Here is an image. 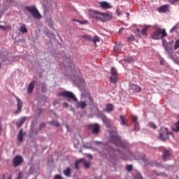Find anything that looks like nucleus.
Returning a JSON list of instances; mask_svg holds the SVG:
<instances>
[{
	"instance_id": "obj_1",
	"label": "nucleus",
	"mask_w": 179,
	"mask_h": 179,
	"mask_svg": "<svg viewBox=\"0 0 179 179\" xmlns=\"http://www.w3.org/2000/svg\"><path fill=\"white\" fill-rule=\"evenodd\" d=\"M164 37H167V33L164 29H159L151 35L152 40H162Z\"/></svg>"
},
{
	"instance_id": "obj_2",
	"label": "nucleus",
	"mask_w": 179,
	"mask_h": 179,
	"mask_svg": "<svg viewBox=\"0 0 179 179\" xmlns=\"http://www.w3.org/2000/svg\"><path fill=\"white\" fill-rule=\"evenodd\" d=\"M58 96L64 97L68 101L72 100L73 101L78 102V99L75 96V94L69 91L59 92Z\"/></svg>"
},
{
	"instance_id": "obj_3",
	"label": "nucleus",
	"mask_w": 179,
	"mask_h": 179,
	"mask_svg": "<svg viewBox=\"0 0 179 179\" xmlns=\"http://www.w3.org/2000/svg\"><path fill=\"white\" fill-rule=\"evenodd\" d=\"M25 9L26 10H28V12H29L35 19H41V15H40V13L36 6H27L25 7Z\"/></svg>"
},
{
	"instance_id": "obj_4",
	"label": "nucleus",
	"mask_w": 179,
	"mask_h": 179,
	"mask_svg": "<svg viewBox=\"0 0 179 179\" xmlns=\"http://www.w3.org/2000/svg\"><path fill=\"white\" fill-rule=\"evenodd\" d=\"M90 16L93 17V19H96V20H100L101 22H103V13L91 10H90Z\"/></svg>"
},
{
	"instance_id": "obj_5",
	"label": "nucleus",
	"mask_w": 179,
	"mask_h": 179,
	"mask_svg": "<svg viewBox=\"0 0 179 179\" xmlns=\"http://www.w3.org/2000/svg\"><path fill=\"white\" fill-rule=\"evenodd\" d=\"M88 128L94 135L100 134V124L97 123L89 124Z\"/></svg>"
},
{
	"instance_id": "obj_6",
	"label": "nucleus",
	"mask_w": 179,
	"mask_h": 179,
	"mask_svg": "<svg viewBox=\"0 0 179 179\" xmlns=\"http://www.w3.org/2000/svg\"><path fill=\"white\" fill-rule=\"evenodd\" d=\"M111 141L114 145L116 146H120V148H124V143L121 141V138L117 136H114L112 137Z\"/></svg>"
},
{
	"instance_id": "obj_7",
	"label": "nucleus",
	"mask_w": 179,
	"mask_h": 179,
	"mask_svg": "<svg viewBox=\"0 0 179 179\" xmlns=\"http://www.w3.org/2000/svg\"><path fill=\"white\" fill-rule=\"evenodd\" d=\"M13 163L14 167H18V166H20V164L23 163V157H22V155L15 156L13 159Z\"/></svg>"
},
{
	"instance_id": "obj_8",
	"label": "nucleus",
	"mask_w": 179,
	"mask_h": 179,
	"mask_svg": "<svg viewBox=\"0 0 179 179\" xmlns=\"http://www.w3.org/2000/svg\"><path fill=\"white\" fill-rule=\"evenodd\" d=\"M169 9L170 6H169L168 4H165L162 6L158 10L159 13H167V12H169Z\"/></svg>"
},
{
	"instance_id": "obj_9",
	"label": "nucleus",
	"mask_w": 179,
	"mask_h": 179,
	"mask_svg": "<svg viewBox=\"0 0 179 179\" xmlns=\"http://www.w3.org/2000/svg\"><path fill=\"white\" fill-rule=\"evenodd\" d=\"M101 120L107 128H110L111 127V120L106 117V115H102Z\"/></svg>"
},
{
	"instance_id": "obj_10",
	"label": "nucleus",
	"mask_w": 179,
	"mask_h": 179,
	"mask_svg": "<svg viewBox=\"0 0 179 179\" xmlns=\"http://www.w3.org/2000/svg\"><path fill=\"white\" fill-rule=\"evenodd\" d=\"M99 4L101 5V8H102V9H111V8H113V6H111V5L107 1H102L99 3Z\"/></svg>"
},
{
	"instance_id": "obj_11",
	"label": "nucleus",
	"mask_w": 179,
	"mask_h": 179,
	"mask_svg": "<svg viewBox=\"0 0 179 179\" xmlns=\"http://www.w3.org/2000/svg\"><path fill=\"white\" fill-rule=\"evenodd\" d=\"M102 16L103 22H106V20H111V19H113V15L111 13H102Z\"/></svg>"
},
{
	"instance_id": "obj_12",
	"label": "nucleus",
	"mask_w": 179,
	"mask_h": 179,
	"mask_svg": "<svg viewBox=\"0 0 179 179\" xmlns=\"http://www.w3.org/2000/svg\"><path fill=\"white\" fill-rule=\"evenodd\" d=\"M17 110L15 111V114H18V113H20L22 111V108L23 107V102H22V100H20L19 98H17Z\"/></svg>"
},
{
	"instance_id": "obj_13",
	"label": "nucleus",
	"mask_w": 179,
	"mask_h": 179,
	"mask_svg": "<svg viewBox=\"0 0 179 179\" xmlns=\"http://www.w3.org/2000/svg\"><path fill=\"white\" fill-rule=\"evenodd\" d=\"M169 135H171V133L167 132V133H159V139L162 141H166L167 138H169Z\"/></svg>"
},
{
	"instance_id": "obj_14",
	"label": "nucleus",
	"mask_w": 179,
	"mask_h": 179,
	"mask_svg": "<svg viewBox=\"0 0 179 179\" xmlns=\"http://www.w3.org/2000/svg\"><path fill=\"white\" fill-rule=\"evenodd\" d=\"M170 156H171V152H170V150H164L163 151V159L164 160H167V159H169V157H170Z\"/></svg>"
},
{
	"instance_id": "obj_15",
	"label": "nucleus",
	"mask_w": 179,
	"mask_h": 179,
	"mask_svg": "<svg viewBox=\"0 0 179 179\" xmlns=\"http://www.w3.org/2000/svg\"><path fill=\"white\" fill-rule=\"evenodd\" d=\"M34 85H36L34 81L30 83L27 88V93H33V90H34Z\"/></svg>"
},
{
	"instance_id": "obj_16",
	"label": "nucleus",
	"mask_w": 179,
	"mask_h": 179,
	"mask_svg": "<svg viewBox=\"0 0 179 179\" xmlns=\"http://www.w3.org/2000/svg\"><path fill=\"white\" fill-rule=\"evenodd\" d=\"M114 110V106L112 103H108L106 106V109H103V111H106V113H111Z\"/></svg>"
},
{
	"instance_id": "obj_17",
	"label": "nucleus",
	"mask_w": 179,
	"mask_h": 179,
	"mask_svg": "<svg viewBox=\"0 0 179 179\" xmlns=\"http://www.w3.org/2000/svg\"><path fill=\"white\" fill-rule=\"evenodd\" d=\"M110 83L115 85L118 82V76L111 75L109 78Z\"/></svg>"
},
{
	"instance_id": "obj_18",
	"label": "nucleus",
	"mask_w": 179,
	"mask_h": 179,
	"mask_svg": "<svg viewBox=\"0 0 179 179\" xmlns=\"http://www.w3.org/2000/svg\"><path fill=\"white\" fill-rule=\"evenodd\" d=\"M130 89H131V90H134V92H136L137 93L141 92V90H142L141 87L134 84L130 85Z\"/></svg>"
},
{
	"instance_id": "obj_19",
	"label": "nucleus",
	"mask_w": 179,
	"mask_h": 179,
	"mask_svg": "<svg viewBox=\"0 0 179 179\" xmlns=\"http://www.w3.org/2000/svg\"><path fill=\"white\" fill-rule=\"evenodd\" d=\"M86 106H87V103H86V102L85 101H80V102H77V107L78 108H85Z\"/></svg>"
},
{
	"instance_id": "obj_20",
	"label": "nucleus",
	"mask_w": 179,
	"mask_h": 179,
	"mask_svg": "<svg viewBox=\"0 0 179 179\" xmlns=\"http://www.w3.org/2000/svg\"><path fill=\"white\" fill-rule=\"evenodd\" d=\"M24 121H26V117H22L16 124L18 128H20L24 124Z\"/></svg>"
},
{
	"instance_id": "obj_21",
	"label": "nucleus",
	"mask_w": 179,
	"mask_h": 179,
	"mask_svg": "<svg viewBox=\"0 0 179 179\" xmlns=\"http://www.w3.org/2000/svg\"><path fill=\"white\" fill-rule=\"evenodd\" d=\"M63 173H64V176H66V177H71L72 171H71V168L69 167V168H66V169L64 170L63 171Z\"/></svg>"
},
{
	"instance_id": "obj_22",
	"label": "nucleus",
	"mask_w": 179,
	"mask_h": 179,
	"mask_svg": "<svg viewBox=\"0 0 179 179\" xmlns=\"http://www.w3.org/2000/svg\"><path fill=\"white\" fill-rule=\"evenodd\" d=\"M66 61L69 64L68 66L70 69H75V64L72 61H71L70 58L66 59Z\"/></svg>"
},
{
	"instance_id": "obj_23",
	"label": "nucleus",
	"mask_w": 179,
	"mask_h": 179,
	"mask_svg": "<svg viewBox=\"0 0 179 179\" xmlns=\"http://www.w3.org/2000/svg\"><path fill=\"white\" fill-rule=\"evenodd\" d=\"M20 31H21V33H27V28L26 27V24H22L20 27Z\"/></svg>"
},
{
	"instance_id": "obj_24",
	"label": "nucleus",
	"mask_w": 179,
	"mask_h": 179,
	"mask_svg": "<svg viewBox=\"0 0 179 179\" xmlns=\"http://www.w3.org/2000/svg\"><path fill=\"white\" fill-rule=\"evenodd\" d=\"M87 99L90 101V106H93V104L94 103V100L93 99V98L92 97V95H90V94H87Z\"/></svg>"
},
{
	"instance_id": "obj_25",
	"label": "nucleus",
	"mask_w": 179,
	"mask_h": 179,
	"mask_svg": "<svg viewBox=\"0 0 179 179\" xmlns=\"http://www.w3.org/2000/svg\"><path fill=\"white\" fill-rule=\"evenodd\" d=\"M91 41H92L96 45V43H99L100 41V38H99L97 36H94L93 38H92Z\"/></svg>"
},
{
	"instance_id": "obj_26",
	"label": "nucleus",
	"mask_w": 179,
	"mask_h": 179,
	"mask_svg": "<svg viewBox=\"0 0 179 179\" xmlns=\"http://www.w3.org/2000/svg\"><path fill=\"white\" fill-rule=\"evenodd\" d=\"M18 141L22 142L23 141V130H20L18 134Z\"/></svg>"
},
{
	"instance_id": "obj_27",
	"label": "nucleus",
	"mask_w": 179,
	"mask_h": 179,
	"mask_svg": "<svg viewBox=\"0 0 179 179\" xmlns=\"http://www.w3.org/2000/svg\"><path fill=\"white\" fill-rule=\"evenodd\" d=\"M148 29H149V27H145L141 30L143 36H148Z\"/></svg>"
},
{
	"instance_id": "obj_28",
	"label": "nucleus",
	"mask_w": 179,
	"mask_h": 179,
	"mask_svg": "<svg viewBox=\"0 0 179 179\" xmlns=\"http://www.w3.org/2000/svg\"><path fill=\"white\" fill-rule=\"evenodd\" d=\"M110 73L113 76H118V73L117 72V69L115 67H112L110 69Z\"/></svg>"
},
{
	"instance_id": "obj_29",
	"label": "nucleus",
	"mask_w": 179,
	"mask_h": 179,
	"mask_svg": "<svg viewBox=\"0 0 179 179\" xmlns=\"http://www.w3.org/2000/svg\"><path fill=\"white\" fill-rule=\"evenodd\" d=\"M82 162H85V159H79V160L76 161V170H79V163H80Z\"/></svg>"
},
{
	"instance_id": "obj_30",
	"label": "nucleus",
	"mask_w": 179,
	"mask_h": 179,
	"mask_svg": "<svg viewBox=\"0 0 179 179\" xmlns=\"http://www.w3.org/2000/svg\"><path fill=\"white\" fill-rule=\"evenodd\" d=\"M125 62H129V64L134 62V59L131 57H127L124 58Z\"/></svg>"
},
{
	"instance_id": "obj_31",
	"label": "nucleus",
	"mask_w": 179,
	"mask_h": 179,
	"mask_svg": "<svg viewBox=\"0 0 179 179\" xmlns=\"http://www.w3.org/2000/svg\"><path fill=\"white\" fill-rule=\"evenodd\" d=\"M0 29H1L2 30H10V29H12V27L9 25L8 26H3V25H0Z\"/></svg>"
},
{
	"instance_id": "obj_32",
	"label": "nucleus",
	"mask_w": 179,
	"mask_h": 179,
	"mask_svg": "<svg viewBox=\"0 0 179 179\" xmlns=\"http://www.w3.org/2000/svg\"><path fill=\"white\" fill-rule=\"evenodd\" d=\"M73 22H78V23H80V24H89V21H87V20L79 21V20H73Z\"/></svg>"
},
{
	"instance_id": "obj_33",
	"label": "nucleus",
	"mask_w": 179,
	"mask_h": 179,
	"mask_svg": "<svg viewBox=\"0 0 179 179\" xmlns=\"http://www.w3.org/2000/svg\"><path fill=\"white\" fill-rule=\"evenodd\" d=\"M120 120L122 121L121 122L122 125H127V121H125V118H124V116L120 115Z\"/></svg>"
},
{
	"instance_id": "obj_34",
	"label": "nucleus",
	"mask_w": 179,
	"mask_h": 179,
	"mask_svg": "<svg viewBox=\"0 0 179 179\" xmlns=\"http://www.w3.org/2000/svg\"><path fill=\"white\" fill-rule=\"evenodd\" d=\"M84 163V166L86 169H89V167H90V162H87L86 161H82Z\"/></svg>"
},
{
	"instance_id": "obj_35",
	"label": "nucleus",
	"mask_w": 179,
	"mask_h": 179,
	"mask_svg": "<svg viewBox=\"0 0 179 179\" xmlns=\"http://www.w3.org/2000/svg\"><path fill=\"white\" fill-rule=\"evenodd\" d=\"M82 37H83V38H85V40H87L88 41H92V36H90L89 35H84Z\"/></svg>"
},
{
	"instance_id": "obj_36",
	"label": "nucleus",
	"mask_w": 179,
	"mask_h": 179,
	"mask_svg": "<svg viewBox=\"0 0 179 179\" xmlns=\"http://www.w3.org/2000/svg\"><path fill=\"white\" fill-rule=\"evenodd\" d=\"M177 27H178V24H176L174 27L171 28L170 30V33H174L175 30H177Z\"/></svg>"
},
{
	"instance_id": "obj_37",
	"label": "nucleus",
	"mask_w": 179,
	"mask_h": 179,
	"mask_svg": "<svg viewBox=\"0 0 179 179\" xmlns=\"http://www.w3.org/2000/svg\"><path fill=\"white\" fill-rule=\"evenodd\" d=\"M179 48V39L176 41L175 45H174V50H177Z\"/></svg>"
},
{
	"instance_id": "obj_38",
	"label": "nucleus",
	"mask_w": 179,
	"mask_h": 179,
	"mask_svg": "<svg viewBox=\"0 0 179 179\" xmlns=\"http://www.w3.org/2000/svg\"><path fill=\"white\" fill-rule=\"evenodd\" d=\"M127 41H135V36L134 35H131V36L127 38Z\"/></svg>"
},
{
	"instance_id": "obj_39",
	"label": "nucleus",
	"mask_w": 179,
	"mask_h": 179,
	"mask_svg": "<svg viewBox=\"0 0 179 179\" xmlns=\"http://www.w3.org/2000/svg\"><path fill=\"white\" fill-rule=\"evenodd\" d=\"M126 169L127 171H132L134 166L132 165H127Z\"/></svg>"
},
{
	"instance_id": "obj_40",
	"label": "nucleus",
	"mask_w": 179,
	"mask_h": 179,
	"mask_svg": "<svg viewBox=\"0 0 179 179\" xmlns=\"http://www.w3.org/2000/svg\"><path fill=\"white\" fill-rule=\"evenodd\" d=\"M134 129L135 131H139V124L138 122L134 123Z\"/></svg>"
},
{
	"instance_id": "obj_41",
	"label": "nucleus",
	"mask_w": 179,
	"mask_h": 179,
	"mask_svg": "<svg viewBox=\"0 0 179 179\" xmlns=\"http://www.w3.org/2000/svg\"><path fill=\"white\" fill-rule=\"evenodd\" d=\"M150 128H153L154 129H156L157 127H156V124L155 123H150Z\"/></svg>"
},
{
	"instance_id": "obj_42",
	"label": "nucleus",
	"mask_w": 179,
	"mask_h": 179,
	"mask_svg": "<svg viewBox=\"0 0 179 179\" xmlns=\"http://www.w3.org/2000/svg\"><path fill=\"white\" fill-rule=\"evenodd\" d=\"M132 121H134V124H135L136 122H137V121H138V117H137L136 116H133V117H132Z\"/></svg>"
},
{
	"instance_id": "obj_43",
	"label": "nucleus",
	"mask_w": 179,
	"mask_h": 179,
	"mask_svg": "<svg viewBox=\"0 0 179 179\" xmlns=\"http://www.w3.org/2000/svg\"><path fill=\"white\" fill-rule=\"evenodd\" d=\"M51 124L55 125V127H59V122H52Z\"/></svg>"
},
{
	"instance_id": "obj_44",
	"label": "nucleus",
	"mask_w": 179,
	"mask_h": 179,
	"mask_svg": "<svg viewBox=\"0 0 179 179\" xmlns=\"http://www.w3.org/2000/svg\"><path fill=\"white\" fill-rule=\"evenodd\" d=\"M154 166H156V167H161L162 164L155 162H154Z\"/></svg>"
},
{
	"instance_id": "obj_45",
	"label": "nucleus",
	"mask_w": 179,
	"mask_h": 179,
	"mask_svg": "<svg viewBox=\"0 0 179 179\" xmlns=\"http://www.w3.org/2000/svg\"><path fill=\"white\" fill-rule=\"evenodd\" d=\"M55 179H62V176L61 175H56Z\"/></svg>"
},
{
	"instance_id": "obj_46",
	"label": "nucleus",
	"mask_w": 179,
	"mask_h": 179,
	"mask_svg": "<svg viewBox=\"0 0 179 179\" xmlns=\"http://www.w3.org/2000/svg\"><path fill=\"white\" fill-rule=\"evenodd\" d=\"M23 175H22V172H20L18 174V177L16 179H22Z\"/></svg>"
},
{
	"instance_id": "obj_47",
	"label": "nucleus",
	"mask_w": 179,
	"mask_h": 179,
	"mask_svg": "<svg viewBox=\"0 0 179 179\" xmlns=\"http://www.w3.org/2000/svg\"><path fill=\"white\" fill-rule=\"evenodd\" d=\"M44 127H45V124L42 123V124L40 125L39 129H42L44 128Z\"/></svg>"
},
{
	"instance_id": "obj_48",
	"label": "nucleus",
	"mask_w": 179,
	"mask_h": 179,
	"mask_svg": "<svg viewBox=\"0 0 179 179\" xmlns=\"http://www.w3.org/2000/svg\"><path fill=\"white\" fill-rule=\"evenodd\" d=\"M87 157H89V159H93V156L90 154L87 155Z\"/></svg>"
},
{
	"instance_id": "obj_49",
	"label": "nucleus",
	"mask_w": 179,
	"mask_h": 179,
	"mask_svg": "<svg viewBox=\"0 0 179 179\" xmlns=\"http://www.w3.org/2000/svg\"><path fill=\"white\" fill-rule=\"evenodd\" d=\"M120 10H117V16H121V13L119 12Z\"/></svg>"
},
{
	"instance_id": "obj_50",
	"label": "nucleus",
	"mask_w": 179,
	"mask_h": 179,
	"mask_svg": "<svg viewBox=\"0 0 179 179\" xmlns=\"http://www.w3.org/2000/svg\"><path fill=\"white\" fill-rule=\"evenodd\" d=\"M63 106H64V107L68 108V103H63Z\"/></svg>"
},
{
	"instance_id": "obj_51",
	"label": "nucleus",
	"mask_w": 179,
	"mask_h": 179,
	"mask_svg": "<svg viewBox=\"0 0 179 179\" xmlns=\"http://www.w3.org/2000/svg\"><path fill=\"white\" fill-rule=\"evenodd\" d=\"M122 30H124V28H121V29L119 30V33H122Z\"/></svg>"
},
{
	"instance_id": "obj_52",
	"label": "nucleus",
	"mask_w": 179,
	"mask_h": 179,
	"mask_svg": "<svg viewBox=\"0 0 179 179\" xmlns=\"http://www.w3.org/2000/svg\"><path fill=\"white\" fill-rule=\"evenodd\" d=\"M122 159H124V160H128V158L127 157H123L122 156Z\"/></svg>"
},
{
	"instance_id": "obj_53",
	"label": "nucleus",
	"mask_w": 179,
	"mask_h": 179,
	"mask_svg": "<svg viewBox=\"0 0 179 179\" xmlns=\"http://www.w3.org/2000/svg\"><path fill=\"white\" fill-rule=\"evenodd\" d=\"M169 2L171 3H175V2L176 1H174V0H169Z\"/></svg>"
},
{
	"instance_id": "obj_54",
	"label": "nucleus",
	"mask_w": 179,
	"mask_h": 179,
	"mask_svg": "<svg viewBox=\"0 0 179 179\" xmlns=\"http://www.w3.org/2000/svg\"><path fill=\"white\" fill-rule=\"evenodd\" d=\"M165 50H166V51H167L168 52H169V51H170V50H169L167 47L165 48Z\"/></svg>"
},
{
	"instance_id": "obj_55",
	"label": "nucleus",
	"mask_w": 179,
	"mask_h": 179,
	"mask_svg": "<svg viewBox=\"0 0 179 179\" xmlns=\"http://www.w3.org/2000/svg\"><path fill=\"white\" fill-rule=\"evenodd\" d=\"M172 2H179V0H174V1H172Z\"/></svg>"
},
{
	"instance_id": "obj_56",
	"label": "nucleus",
	"mask_w": 179,
	"mask_h": 179,
	"mask_svg": "<svg viewBox=\"0 0 179 179\" xmlns=\"http://www.w3.org/2000/svg\"><path fill=\"white\" fill-rule=\"evenodd\" d=\"M138 178H139V179H143V178H142V176H138Z\"/></svg>"
},
{
	"instance_id": "obj_57",
	"label": "nucleus",
	"mask_w": 179,
	"mask_h": 179,
	"mask_svg": "<svg viewBox=\"0 0 179 179\" xmlns=\"http://www.w3.org/2000/svg\"><path fill=\"white\" fill-rule=\"evenodd\" d=\"M126 14L127 15V16H129V13H127Z\"/></svg>"
},
{
	"instance_id": "obj_58",
	"label": "nucleus",
	"mask_w": 179,
	"mask_h": 179,
	"mask_svg": "<svg viewBox=\"0 0 179 179\" xmlns=\"http://www.w3.org/2000/svg\"><path fill=\"white\" fill-rule=\"evenodd\" d=\"M162 44H164V40L162 41Z\"/></svg>"
},
{
	"instance_id": "obj_59",
	"label": "nucleus",
	"mask_w": 179,
	"mask_h": 179,
	"mask_svg": "<svg viewBox=\"0 0 179 179\" xmlns=\"http://www.w3.org/2000/svg\"><path fill=\"white\" fill-rule=\"evenodd\" d=\"M158 176H163V173H161V174H158Z\"/></svg>"
},
{
	"instance_id": "obj_60",
	"label": "nucleus",
	"mask_w": 179,
	"mask_h": 179,
	"mask_svg": "<svg viewBox=\"0 0 179 179\" xmlns=\"http://www.w3.org/2000/svg\"><path fill=\"white\" fill-rule=\"evenodd\" d=\"M8 179H12V177H9Z\"/></svg>"
},
{
	"instance_id": "obj_61",
	"label": "nucleus",
	"mask_w": 179,
	"mask_h": 179,
	"mask_svg": "<svg viewBox=\"0 0 179 179\" xmlns=\"http://www.w3.org/2000/svg\"><path fill=\"white\" fill-rule=\"evenodd\" d=\"M177 54H178V55H179V52H177Z\"/></svg>"
},
{
	"instance_id": "obj_62",
	"label": "nucleus",
	"mask_w": 179,
	"mask_h": 179,
	"mask_svg": "<svg viewBox=\"0 0 179 179\" xmlns=\"http://www.w3.org/2000/svg\"><path fill=\"white\" fill-rule=\"evenodd\" d=\"M0 66H1V64H0Z\"/></svg>"
}]
</instances>
